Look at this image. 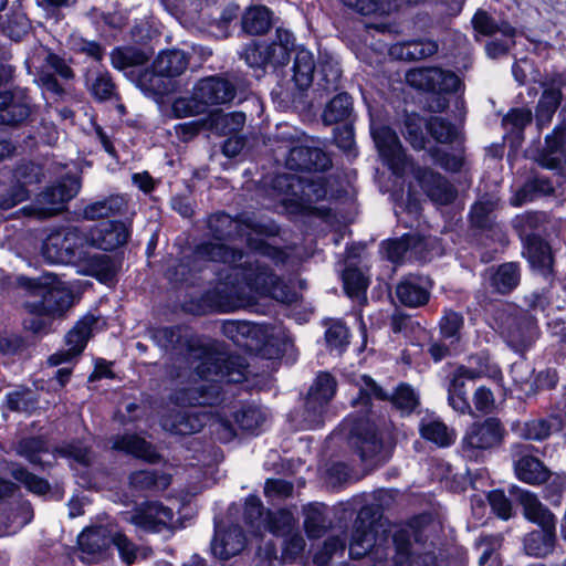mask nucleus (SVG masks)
Listing matches in <instances>:
<instances>
[{
    "label": "nucleus",
    "instance_id": "obj_1",
    "mask_svg": "<svg viewBox=\"0 0 566 566\" xmlns=\"http://www.w3.org/2000/svg\"><path fill=\"white\" fill-rule=\"evenodd\" d=\"M151 339L176 360L182 359L195 368L197 376L209 380L176 392L175 400L181 405L212 406L220 399V387L216 382H242L248 365L238 355L219 354L192 338L189 331L181 326L158 327L150 331Z\"/></svg>",
    "mask_w": 566,
    "mask_h": 566
},
{
    "label": "nucleus",
    "instance_id": "obj_2",
    "mask_svg": "<svg viewBox=\"0 0 566 566\" xmlns=\"http://www.w3.org/2000/svg\"><path fill=\"white\" fill-rule=\"evenodd\" d=\"M192 259L196 262L212 261L230 265L229 273L221 277L213 292L217 297L216 304L221 311L251 306L253 298L245 293V287L249 292L268 295L281 303H292L296 297V294L268 265L224 243H201L193 251Z\"/></svg>",
    "mask_w": 566,
    "mask_h": 566
},
{
    "label": "nucleus",
    "instance_id": "obj_3",
    "mask_svg": "<svg viewBox=\"0 0 566 566\" xmlns=\"http://www.w3.org/2000/svg\"><path fill=\"white\" fill-rule=\"evenodd\" d=\"M88 234L76 227L53 229L42 245V255L50 263L74 264L86 275L106 279L112 272L107 255L91 253Z\"/></svg>",
    "mask_w": 566,
    "mask_h": 566
},
{
    "label": "nucleus",
    "instance_id": "obj_4",
    "mask_svg": "<svg viewBox=\"0 0 566 566\" xmlns=\"http://www.w3.org/2000/svg\"><path fill=\"white\" fill-rule=\"evenodd\" d=\"M235 95L237 87L229 78L220 75L207 76L193 85L191 96L176 98L172 111L179 118L198 116L205 114L211 106L231 103Z\"/></svg>",
    "mask_w": 566,
    "mask_h": 566
},
{
    "label": "nucleus",
    "instance_id": "obj_5",
    "mask_svg": "<svg viewBox=\"0 0 566 566\" xmlns=\"http://www.w3.org/2000/svg\"><path fill=\"white\" fill-rule=\"evenodd\" d=\"M17 282L31 295L38 297L32 301L55 318L63 316L73 305L72 291L53 274H44L34 279L19 276Z\"/></svg>",
    "mask_w": 566,
    "mask_h": 566
},
{
    "label": "nucleus",
    "instance_id": "obj_6",
    "mask_svg": "<svg viewBox=\"0 0 566 566\" xmlns=\"http://www.w3.org/2000/svg\"><path fill=\"white\" fill-rule=\"evenodd\" d=\"M349 444L363 462L378 464L386 461L391 451V443L378 432L369 419L355 420L350 428Z\"/></svg>",
    "mask_w": 566,
    "mask_h": 566
},
{
    "label": "nucleus",
    "instance_id": "obj_7",
    "mask_svg": "<svg viewBox=\"0 0 566 566\" xmlns=\"http://www.w3.org/2000/svg\"><path fill=\"white\" fill-rule=\"evenodd\" d=\"M277 137L285 143L287 148L286 168L296 171H324L332 166L329 156L315 146L313 140L302 143L295 134L286 133H282Z\"/></svg>",
    "mask_w": 566,
    "mask_h": 566
},
{
    "label": "nucleus",
    "instance_id": "obj_8",
    "mask_svg": "<svg viewBox=\"0 0 566 566\" xmlns=\"http://www.w3.org/2000/svg\"><path fill=\"white\" fill-rule=\"evenodd\" d=\"M80 187L81 184L76 177H65L42 191L33 206L24 207L21 211L38 219L55 216L65 209L66 202L77 195Z\"/></svg>",
    "mask_w": 566,
    "mask_h": 566
},
{
    "label": "nucleus",
    "instance_id": "obj_9",
    "mask_svg": "<svg viewBox=\"0 0 566 566\" xmlns=\"http://www.w3.org/2000/svg\"><path fill=\"white\" fill-rule=\"evenodd\" d=\"M505 429L496 418H486L473 422L465 431L461 441L463 457L479 460L486 450L499 447L504 438Z\"/></svg>",
    "mask_w": 566,
    "mask_h": 566
},
{
    "label": "nucleus",
    "instance_id": "obj_10",
    "mask_svg": "<svg viewBox=\"0 0 566 566\" xmlns=\"http://www.w3.org/2000/svg\"><path fill=\"white\" fill-rule=\"evenodd\" d=\"M363 382L364 386L359 390V396L353 400L354 407L361 406L367 411L370 398L375 397L379 400H390L402 413H410L419 403L418 396L406 384L399 385L395 392L388 394L368 376L363 377Z\"/></svg>",
    "mask_w": 566,
    "mask_h": 566
},
{
    "label": "nucleus",
    "instance_id": "obj_11",
    "mask_svg": "<svg viewBox=\"0 0 566 566\" xmlns=\"http://www.w3.org/2000/svg\"><path fill=\"white\" fill-rule=\"evenodd\" d=\"M336 392V381L328 373H321L311 386L305 399L303 422L306 428H314L323 422L329 401Z\"/></svg>",
    "mask_w": 566,
    "mask_h": 566
},
{
    "label": "nucleus",
    "instance_id": "obj_12",
    "mask_svg": "<svg viewBox=\"0 0 566 566\" xmlns=\"http://www.w3.org/2000/svg\"><path fill=\"white\" fill-rule=\"evenodd\" d=\"M124 521L151 533H159L172 525L174 512L158 502L146 503L123 514Z\"/></svg>",
    "mask_w": 566,
    "mask_h": 566
},
{
    "label": "nucleus",
    "instance_id": "obj_13",
    "mask_svg": "<svg viewBox=\"0 0 566 566\" xmlns=\"http://www.w3.org/2000/svg\"><path fill=\"white\" fill-rule=\"evenodd\" d=\"M371 135L381 159L395 175L401 176L409 163L397 134L388 126H373Z\"/></svg>",
    "mask_w": 566,
    "mask_h": 566
},
{
    "label": "nucleus",
    "instance_id": "obj_14",
    "mask_svg": "<svg viewBox=\"0 0 566 566\" xmlns=\"http://www.w3.org/2000/svg\"><path fill=\"white\" fill-rule=\"evenodd\" d=\"M115 526L95 525L86 527L77 538L80 558L84 563H95L106 556L112 546Z\"/></svg>",
    "mask_w": 566,
    "mask_h": 566
},
{
    "label": "nucleus",
    "instance_id": "obj_15",
    "mask_svg": "<svg viewBox=\"0 0 566 566\" xmlns=\"http://www.w3.org/2000/svg\"><path fill=\"white\" fill-rule=\"evenodd\" d=\"M412 174L421 189L433 202L446 206L455 199L457 189L439 172L427 167H415Z\"/></svg>",
    "mask_w": 566,
    "mask_h": 566
},
{
    "label": "nucleus",
    "instance_id": "obj_16",
    "mask_svg": "<svg viewBox=\"0 0 566 566\" xmlns=\"http://www.w3.org/2000/svg\"><path fill=\"white\" fill-rule=\"evenodd\" d=\"M207 223L211 234L218 240L250 235V232H261V226L247 216L233 219L224 212H218L211 214Z\"/></svg>",
    "mask_w": 566,
    "mask_h": 566
},
{
    "label": "nucleus",
    "instance_id": "obj_17",
    "mask_svg": "<svg viewBox=\"0 0 566 566\" xmlns=\"http://www.w3.org/2000/svg\"><path fill=\"white\" fill-rule=\"evenodd\" d=\"M494 370L486 364L481 368L460 366L455 369L449 387L448 400L450 406L460 413H471V406L467 397L465 379H475L483 375H491Z\"/></svg>",
    "mask_w": 566,
    "mask_h": 566
},
{
    "label": "nucleus",
    "instance_id": "obj_18",
    "mask_svg": "<svg viewBox=\"0 0 566 566\" xmlns=\"http://www.w3.org/2000/svg\"><path fill=\"white\" fill-rule=\"evenodd\" d=\"M97 323L94 315H85L76 325L66 334L65 344L66 349L57 352L49 357V363L52 366H57L64 361L72 359L80 355L93 329V326Z\"/></svg>",
    "mask_w": 566,
    "mask_h": 566
},
{
    "label": "nucleus",
    "instance_id": "obj_19",
    "mask_svg": "<svg viewBox=\"0 0 566 566\" xmlns=\"http://www.w3.org/2000/svg\"><path fill=\"white\" fill-rule=\"evenodd\" d=\"M510 494L523 507V515L527 521L539 527L556 525V516L538 500L536 494L518 486H512Z\"/></svg>",
    "mask_w": 566,
    "mask_h": 566
},
{
    "label": "nucleus",
    "instance_id": "obj_20",
    "mask_svg": "<svg viewBox=\"0 0 566 566\" xmlns=\"http://www.w3.org/2000/svg\"><path fill=\"white\" fill-rule=\"evenodd\" d=\"M19 182L11 186L4 193L0 195V210L7 211L29 198L27 184H38L42 180L41 169L34 164H24L17 169Z\"/></svg>",
    "mask_w": 566,
    "mask_h": 566
},
{
    "label": "nucleus",
    "instance_id": "obj_21",
    "mask_svg": "<svg viewBox=\"0 0 566 566\" xmlns=\"http://www.w3.org/2000/svg\"><path fill=\"white\" fill-rule=\"evenodd\" d=\"M129 237V229L122 221L102 223L91 230L88 247H96L104 251H112L124 245Z\"/></svg>",
    "mask_w": 566,
    "mask_h": 566
},
{
    "label": "nucleus",
    "instance_id": "obj_22",
    "mask_svg": "<svg viewBox=\"0 0 566 566\" xmlns=\"http://www.w3.org/2000/svg\"><path fill=\"white\" fill-rule=\"evenodd\" d=\"M31 113L30 101L22 91L0 94V124L19 125Z\"/></svg>",
    "mask_w": 566,
    "mask_h": 566
},
{
    "label": "nucleus",
    "instance_id": "obj_23",
    "mask_svg": "<svg viewBox=\"0 0 566 566\" xmlns=\"http://www.w3.org/2000/svg\"><path fill=\"white\" fill-rule=\"evenodd\" d=\"M507 344L516 352H524L536 338L537 326L528 315L513 317L504 331Z\"/></svg>",
    "mask_w": 566,
    "mask_h": 566
},
{
    "label": "nucleus",
    "instance_id": "obj_24",
    "mask_svg": "<svg viewBox=\"0 0 566 566\" xmlns=\"http://www.w3.org/2000/svg\"><path fill=\"white\" fill-rule=\"evenodd\" d=\"M265 191L268 197L277 199L283 205L296 206L302 191V178L293 174H279L271 179Z\"/></svg>",
    "mask_w": 566,
    "mask_h": 566
},
{
    "label": "nucleus",
    "instance_id": "obj_25",
    "mask_svg": "<svg viewBox=\"0 0 566 566\" xmlns=\"http://www.w3.org/2000/svg\"><path fill=\"white\" fill-rule=\"evenodd\" d=\"M128 200L124 195H111L86 205L82 216L86 220H98L116 216H124L128 212Z\"/></svg>",
    "mask_w": 566,
    "mask_h": 566
},
{
    "label": "nucleus",
    "instance_id": "obj_26",
    "mask_svg": "<svg viewBox=\"0 0 566 566\" xmlns=\"http://www.w3.org/2000/svg\"><path fill=\"white\" fill-rule=\"evenodd\" d=\"M244 547L245 536L239 525H232L222 533L217 531L211 543L212 553L221 559L238 555Z\"/></svg>",
    "mask_w": 566,
    "mask_h": 566
},
{
    "label": "nucleus",
    "instance_id": "obj_27",
    "mask_svg": "<svg viewBox=\"0 0 566 566\" xmlns=\"http://www.w3.org/2000/svg\"><path fill=\"white\" fill-rule=\"evenodd\" d=\"M563 80L557 78L553 80L549 85L545 86L536 108V122L538 126H545L552 120L553 115L559 107L563 99Z\"/></svg>",
    "mask_w": 566,
    "mask_h": 566
},
{
    "label": "nucleus",
    "instance_id": "obj_28",
    "mask_svg": "<svg viewBox=\"0 0 566 566\" xmlns=\"http://www.w3.org/2000/svg\"><path fill=\"white\" fill-rule=\"evenodd\" d=\"M524 254L531 266L537 270L542 275L547 276L552 273L553 256L551 247L541 237L527 238L524 243Z\"/></svg>",
    "mask_w": 566,
    "mask_h": 566
},
{
    "label": "nucleus",
    "instance_id": "obj_29",
    "mask_svg": "<svg viewBox=\"0 0 566 566\" xmlns=\"http://www.w3.org/2000/svg\"><path fill=\"white\" fill-rule=\"evenodd\" d=\"M270 66L277 67L287 63L290 54L295 49L294 35L285 29H276L274 36L266 42Z\"/></svg>",
    "mask_w": 566,
    "mask_h": 566
},
{
    "label": "nucleus",
    "instance_id": "obj_30",
    "mask_svg": "<svg viewBox=\"0 0 566 566\" xmlns=\"http://www.w3.org/2000/svg\"><path fill=\"white\" fill-rule=\"evenodd\" d=\"M471 23L475 33L483 36L501 33L505 38L513 39L516 35V29L509 21L496 20L483 9H479L474 13Z\"/></svg>",
    "mask_w": 566,
    "mask_h": 566
},
{
    "label": "nucleus",
    "instance_id": "obj_31",
    "mask_svg": "<svg viewBox=\"0 0 566 566\" xmlns=\"http://www.w3.org/2000/svg\"><path fill=\"white\" fill-rule=\"evenodd\" d=\"M556 541V525L541 527L524 537V549L527 555L544 557L553 552Z\"/></svg>",
    "mask_w": 566,
    "mask_h": 566
},
{
    "label": "nucleus",
    "instance_id": "obj_32",
    "mask_svg": "<svg viewBox=\"0 0 566 566\" xmlns=\"http://www.w3.org/2000/svg\"><path fill=\"white\" fill-rule=\"evenodd\" d=\"M517 478L528 484L545 483L551 476L549 470L536 458L524 454L514 463Z\"/></svg>",
    "mask_w": 566,
    "mask_h": 566
},
{
    "label": "nucleus",
    "instance_id": "obj_33",
    "mask_svg": "<svg viewBox=\"0 0 566 566\" xmlns=\"http://www.w3.org/2000/svg\"><path fill=\"white\" fill-rule=\"evenodd\" d=\"M114 449L125 451L150 463L158 462L160 458L149 442L136 434L117 437L114 441Z\"/></svg>",
    "mask_w": 566,
    "mask_h": 566
},
{
    "label": "nucleus",
    "instance_id": "obj_34",
    "mask_svg": "<svg viewBox=\"0 0 566 566\" xmlns=\"http://www.w3.org/2000/svg\"><path fill=\"white\" fill-rule=\"evenodd\" d=\"M138 87L154 96L168 95L176 91V83L165 74H160L154 64L151 69L144 70L137 78Z\"/></svg>",
    "mask_w": 566,
    "mask_h": 566
},
{
    "label": "nucleus",
    "instance_id": "obj_35",
    "mask_svg": "<svg viewBox=\"0 0 566 566\" xmlns=\"http://www.w3.org/2000/svg\"><path fill=\"white\" fill-rule=\"evenodd\" d=\"M292 71L293 81L298 90H307L313 83L315 71V61L312 52L304 48L296 49Z\"/></svg>",
    "mask_w": 566,
    "mask_h": 566
},
{
    "label": "nucleus",
    "instance_id": "obj_36",
    "mask_svg": "<svg viewBox=\"0 0 566 566\" xmlns=\"http://www.w3.org/2000/svg\"><path fill=\"white\" fill-rule=\"evenodd\" d=\"M188 65V55L180 50L164 51L154 61V67L169 80L181 75Z\"/></svg>",
    "mask_w": 566,
    "mask_h": 566
},
{
    "label": "nucleus",
    "instance_id": "obj_37",
    "mask_svg": "<svg viewBox=\"0 0 566 566\" xmlns=\"http://www.w3.org/2000/svg\"><path fill=\"white\" fill-rule=\"evenodd\" d=\"M447 71L440 67L415 69L406 74L409 85L432 92H440Z\"/></svg>",
    "mask_w": 566,
    "mask_h": 566
},
{
    "label": "nucleus",
    "instance_id": "obj_38",
    "mask_svg": "<svg viewBox=\"0 0 566 566\" xmlns=\"http://www.w3.org/2000/svg\"><path fill=\"white\" fill-rule=\"evenodd\" d=\"M206 418L205 415L178 411L164 420V427L176 434H192L203 428Z\"/></svg>",
    "mask_w": 566,
    "mask_h": 566
},
{
    "label": "nucleus",
    "instance_id": "obj_39",
    "mask_svg": "<svg viewBox=\"0 0 566 566\" xmlns=\"http://www.w3.org/2000/svg\"><path fill=\"white\" fill-rule=\"evenodd\" d=\"M438 52V44L432 40H412L396 44L391 53L407 61H418Z\"/></svg>",
    "mask_w": 566,
    "mask_h": 566
},
{
    "label": "nucleus",
    "instance_id": "obj_40",
    "mask_svg": "<svg viewBox=\"0 0 566 566\" xmlns=\"http://www.w3.org/2000/svg\"><path fill=\"white\" fill-rule=\"evenodd\" d=\"M24 310L27 316L23 319V326L28 332L34 335H43L50 332L53 321L55 319L53 315L46 313L43 307H40V305L33 301H27L24 303Z\"/></svg>",
    "mask_w": 566,
    "mask_h": 566
},
{
    "label": "nucleus",
    "instance_id": "obj_41",
    "mask_svg": "<svg viewBox=\"0 0 566 566\" xmlns=\"http://www.w3.org/2000/svg\"><path fill=\"white\" fill-rule=\"evenodd\" d=\"M304 528L310 538L322 537L331 525L326 515V506L323 504H310L303 510Z\"/></svg>",
    "mask_w": 566,
    "mask_h": 566
},
{
    "label": "nucleus",
    "instance_id": "obj_42",
    "mask_svg": "<svg viewBox=\"0 0 566 566\" xmlns=\"http://www.w3.org/2000/svg\"><path fill=\"white\" fill-rule=\"evenodd\" d=\"M520 266L515 262L501 264L490 276L492 287L501 293L506 294L514 290L520 283Z\"/></svg>",
    "mask_w": 566,
    "mask_h": 566
},
{
    "label": "nucleus",
    "instance_id": "obj_43",
    "mask_svg": "<svg viewBox=\"0 0 566 566\" xmlns=\"http://www.w3.org/2000/svg\"><path fill=\"white\" fill-rule=\"evenodd\" d=\"M10 475L21 483L29 492L36 495H45L51 491V484L48 480L30 472L27 468L19 463H9Z\"/></svg>",
    "mask_w": 566,
    "mask_h": 566
},
{
    "label": "nucleus",
    "instance_id": "obj_44",
    "mask_svg": "<svg viewBox=\"0 0 566 566\" xmlns=\"http://www.w3.org/2000/svg\"><path fill=\"white\" fill-rule=\"evenodd\" d=\"M396 295L403 305L409 307L424 305L430 297L428 289L413 279L401 281L396 287Z\"/></svg>",
    "mask_w": 566,
    "mask_h": 566
},
{
    "label": "nucleus",
    "instance_id": "obj_45",
    "mask_svg": "<svg viewBox=\"0 0 566 566\" xmlns=\"http://www.w3.org/2000/svg\"><path fill=\"white\" fill-rule=\"evenodd\" d=\"M15 453L28 460L34 467L44 468L41 455L49 452L46 441L40 437H30L19 440L13 446Z\"/></svg>",
    "mask_w": 566,
    "mask_h": 566
},
{
    "label": "nucleus",
    "instance_id": "obj_46",
    "mask_svg": "<svg viewBox=\"0 0 566 566\" xmlns=\"http://www.w3.org/2000/svg\"><path fill=\"white\" fill-rule=\"evenodd\" d=\"M554 187L549 179L545 177H534L516 191L511 203L514 207H521L526 202L533 201L537 196L549 195Z\"/></svg>",
    "mask_w": 566,
    "mask_h": 566
},
{
    "label": "nucleus",
    "instance_id": "obj_47",
    "mask_svg": "<svg viewBox=\"0 0 566 566\" xmlns=\"http://www.w3.org/2000/svg\"><path fill=\"white\" fill-rule=\"evenodd\" d=\"M241 335L243 340L245 339L242 346L263 350L271 342L273 328L268 324L244 322V325L241 327Z\"/></svg>",
    "mask_w": 566,
    "mask_h": 566
},
{
    "label": "nucleus",
    "instance_id": "obj_48",
    "mask_svg": "<svg viewBox=\"0 0 566 566\" xmlns=\"http://www.w3.org/2000/svg\"><path fill=\"white\" fill-rule=\"evenodd\" d=\"M352 113V97L347 93H339L325 106L322 118L324 124L333 125L346 120Z\"/></svg>",
    "mask_w": 566,
    "mask_h": 566
},
{
    "label": "nucleus",
    "instance_id": "obj_49",
    "mask_svg": "<svg viewBox=\"0 0 566 566\" xmlns=\"http://www.w3.org/2000/svg\"><path fill=\"white\" fill-rule=\"evenodd\" d=\"M422 247V238L417 234H406L398 239L389 240L385 245V253L388 260L394 263L402 261L406 253H416Z\"/></svg>",
    "mask_w": 566,
    "mask_h": 566
},
{
    "label": "nucleus",
    "instance_id": "obj_50",
    "mask_svg": "<svg viewBox=\"0 0 566 566\" xmlns=\"http://www.w3.org/2000/svg\"><path fill=\"white\" fill-rule=\"evenodd\" d=\"M560 429L562 422L557 418H537L524 422L521 428V437L526 440L543 441L547 439L554 430Z\"/></svg>",
    "mask_w": 566,
    "mask_h": 566
},
{
    "label": "nucleus",
    "instance_id": "obj_51",
    "mask_svg": "<svg viewBox=\"0 0 566 566\" xmlns=\"http://www.w3.org/2000/svg\"><path fill=\"white\" fill-rule=\"evenodd\" d=\"M271 27V12L266 7L248 9L242 17V29L253 35L265 33Z\"/></svg>",
    "mask_w": 566,
    "mask_h": 566
},
{
    "label": "nucleus",
    "instance_id": "obj_52",
    "mask_svg": "<svg viewBox=\"0 0 566 566\" xmlns=\"http://www.w3.org/2000/svg\"><path fill=\"white\" fill-rule=\"evenodd\" d=\"M419 430L423 439L438 447H448L455 440V432L439 420L422 421Z\"/></svg>",
    "mask_w": 566,
    "mask_h": 566
},
{
    "label": "nucleus",
    "instance_id": "obj_53",
    "mask_svg": "<svg viewBox=\"0 0 566 566\" xmlns=\"http://www.w3.org/2000/svg\"><path fill=\"white\" fill-rule=\"evenodd\" d=\"M497 207V200L491 197H483L478 200L471 208L470 222L481 230L491 229L493 227V212Z\"/></svg>",
    "mask_w": 566,
    "mask_h": 566
},
{
    "label": "nucleus",
    "instance_id": "obj_54",
    "mask_svg": "<svg viewBox=\"0 0 566 566\" xmlns=\"http://www.w3.org/2000/svg\"><path fill=\"white\" fill-rule=\"evenodd\" d=\"M546 220V216L543 212L527 211L522 214H517L512 220V227L517 232L518 237L526 243L527 238L537 237L534 234Z\"/></svg>",
    "mask_w": 566,
    "mask_h": 566
},
{
    "label": "nucleus",
    "instance_id": "obj_55",
    "mask_svg": "<svg viewBox=\"0 0 566 566\" xmlns=\"http://www.w3.org/2000/svg\"><path fill=\"white\" fill-rule=\"evenodd\" d=\"M262 523V533L268 531L274 535L284 536L291 533L295 525V520L292 513L286 510L266 511L265 520Z\"/></svg>",
    "mask_w": 566,
    "mask_h": 566
},
{
    "label": "nucleus",
    "instance_id": "obj_56",
    "mask_svg": "<svg viewBox=\"0 0 566 566\" xmlns=\"http://www.w3.org/2000/svg\"><path fill=\"white\" fill-rule=\"evenodd\" d=\"M344 289L350 298H356L359 303L366 302V290L368 280L364 273L357 269L348 266L343 273Z\"/></svg>",
    "mask_w": 566,
    "mask_h": 566
},
{
    "label": "nucleus",
    "instance_id": "obj_57",
    "mask_svg": "<svg viewBox=\"0 0 566 566\" xmlns=\"http://www.w3.org/2000/svg\"><path fill=\"white\" fill-rule=\"evenodd\" d=\"M245 123V114L242 112L214 113L210 117V126L220 135H229L239 132Z\"/></svg>",
    "mask_w": 566,
    "mask_h": 566
},
{
    "label": "nucleus",
    "instance_id": "obj_58",
    "mask_svg": "<svg viewBox=\"0 0 566 566\" xmlns=\"http://www.w3.org/2000/svg\"><path fill=\"white\" fill-rule=\"evenodd\" d=\"M342 70L337 62L332 60L323 61L319 64L317 87L329 94L340 87Z\"/></svg>",
    "mask_w": 566,
    "mask_h": 566
},
{
    "label": "nucleus",
    "instance_id": "obj_59",
    "mask_svg": "<svg viewBox=\"0 0 566 566\" xmlns=\"http://www.w3.org/2000/svg\"><path fill=\"white\" fill-rule=\"evenodd\" d=\"M147 60L148 56L142 50L132 46L116 48L111 53L112 65L118 70L142 65Z\"/></svg>",
    "mask_w": 566,
    "mask_h": 566
},
{
    "label": "nucleus",
    "instance_id": "obj_60",
    "mask_svg": "<svg viewBox=\"0 0 566 566\" xmlns=\"http://www.w3.org/2000/svg\"><path fill=\"white\" fill-rule=\"evenodd\" d=\"M463 324L464 319L460 313L447 311L439 323L442 339L450 342V345L458 344L461 339Z\"/></svg>",
    "mask_w": 566,
    "mask_h": 566
},
{
    "label": "nucleus",
    "instance_id": "obj_61",
    "mask_svg": "<svg viewBox=\"0 0 566 566\" xmlns=\"http://www.w3.org/2000/svg\"><path fill=\"white\" fill-rule=\"evenodd\" d=\"M422 126L423 119L419 115H406L402 135L416 150H421L426 146V136Z\"/></svg>",
    "mask_w": 566,
    "mask_h": 566
},
{
    "label": "nucleus",
    "instance_id": "obj_62",
    "mask_svg": "<svg viewBox=\"0 0 566 566\" xmlns=\"http://www.w3.org/2000/svg\"><path fill=\"white\" fill-rule=\"evenodd\" d=\"M129 483L134 489L144 491L166 488L169 481L165 475H158L156 471L139 470L130 474Z\"/></svg>",
    "mask_w": 566,
    "mask_h": 566
},
{
    "label": "nucleus",
    "instance_id": "obj_63",
    "mask_svg": "<svg viewBox=\"0 0 566 566\" xmlns=\"http://www.w3.org/2000/svg\"><path fill=\"white\" fill-rule=\"evenodd\" d=\"M241 57L252 69L264 71L266 66H270L265 41L248 44L242 51Z\"/></svg>",
    "mask_w": 566,
    "mask_h": 566
},
{
    "label": "nucleus",
    "instance_id": "obj_64",
    "mask_svg": "<svg viewBox=\"0 0 566 566\" xmlns=\"http://www.w3.org/2000/svg\"><path fill=\"white\" fill-rule=\"evenodd\" d=\"M88 90L97 101H108L116 94V86L108 73H98L88 81Z\"/></svg>",
    "mask_w": 566,
    "mask_h": 566
}]
</instances>
